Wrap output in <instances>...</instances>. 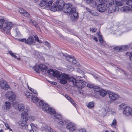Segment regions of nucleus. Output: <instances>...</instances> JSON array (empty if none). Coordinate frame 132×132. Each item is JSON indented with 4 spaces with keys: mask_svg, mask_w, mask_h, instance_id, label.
<instances>
[{
    "mask_svg": "<svg viewBox=\"0 0 132 132\" xmlns=\"http://www.w3.org/2000/svg\"><path fill=\"white\" fill-rule=\"evenodd\" d=\"M48 73L51 75L53 76V77L56 78L57 79L60 80V84H66L68 81L69 82V85L71 86H75L77 80L72 77H69L68 74L62 73L57 71H54L52 70L48 71Z\"/></svg>",
    "mask_w": 132,
    "mask_h": 132,
    "instance_id": "nucleus-1",
    "label": "nucleus"
},
{
    "mask_svg": "<svg viewBox=\"0 0 132 132\" xmlns=\"http://www.w3.org/2000/svg\"><path fill=\"white\" fill-rule=\"evenodd\" d=\"M72 7V5L70 3L65 4L62 10L64 12L71 14V20L75 22L77 20L78 15L77 13L76 12V9Z\"/></svg>",
    "mask_w": 132,
    "mask_h": 132,
    "instance_id": "nucleus-2",
    "label": "nucleus"
},
{
    "mask_svg": "<svg viewBox=\"0 0 132 132\" xmlns=\"http://www.w3.org/2000/svg\"><path fill=\"white\" fill-rule=\"evenodd\" d=\"M4 22V20L0 19V28H2V31H6V33L9 35L10 34V29L13 26L12 23L10 22Z\"/></svg>",
    "mask_w": 132,
    "mask_h": 132,
    "instance_id": "nucleus-3",
    "label": "nucleus"
},
{
    "mask_svg": "<svg viewBox=\"0 0 132 132\" xmlns=\"http://www.w3.org/2000/svg\"><path fill=\"white\" fill-rule=\"evenodd\" d=\"M65 4V2L63 0H57L54 3L53 5L51 6V10L54 11H60L62 9Z\"/></svg>",
    "mask_w": 132,
    "mask_h": 132,
    "instance_id": "nucleus-4",
    "label": "nucleus"
},
{
    "mask_svg": "<svg viewBox=\"0 0 132 132\" xmlns=\"http://www.w3.org/2000/svg\"><path fill=\"white\" fill-rule=\"evenodd\" d=\"M34 69L35 71L39 73L40 70V71L43 72H46L47 71V73L51 76H53V75H51L50 73H48V71H49L50 70H52L54 71H56V70L54 71L53 69H50V70H48V68H47L46 66L44 64H40L39 65H36L34 67Z\"/></svg>",
    "mask_w": 132,
    "mask_h": 132,
    "instance_id": "nucleus-5",
    "label": "nucleus"
},
{
    "mask_svg": "<svg viewBox=\"0 0 132 132\" xmlns=\"http://www.w3.org/2000/svg\"><path fill=\"white\" fill-rule=\"evenodd\" d=\"M122 106H123V113L124 114L128 116L129 115L131 114L132 112V110L131 108L128 106H123V104H121L119 107H120L121 108H122Z\"/></svg>",
    "mask_w": 132,
    "mask_h": 132,
    "instance_id": "nucleus-6",
    "label": "nucleus"
},
{
    "mask_svg": "<svg viewBox=\"0 0 132 132\" xmlns=\"http://www.w3.org/2000/svg\"><path fill=\"white\" fill-rule=\"evenodd\" d=\"M108 7L105 3H103L98 5L97 7V10L100 12H103L106 11Z\"/></svg>",
    "mask_w": 132,
    "mask_h": 132,
    "instance_id": "nucleus-7",
    "label": "nucleus"
},
{
    "mask_svg": "<svg viewBox=\"0 0 132 132\" xmlns=\"http://www.w3.org/2000/svg\"><path fill=\"white\" fill-rule=\"evenodd\" d=\"M86 84L85 81L78 80H77L75 86L79 89H81L85 86Z\"/></svg>",
    "mask_w": 132,
    "mask_h": 132,
    "instance_id": "nucleus-8",
    "label": "nucleus"
},
{
    "mask_svg": "<svg viewBox=\"0 0 132 132\" xmlns=\"http://www.w3.org/2000/svg\"><path fill=\"white\" fill-rule=\"evenodd\" d=\"M66 128L70 131H73L76 129L75 124L71 122L67 123L66 125Z\"/></svg>",
    "mask_w": 132,
    "mask_h": 132,
    "instance_id": "nucleus-9",
    "label": "nucleus"
},
{
    "mask_svg": "<svg viewBox=\"0 0 132 132\" xmlns=\"http://www.w3.org/2000/svg\"><path fill=\"white\" fill-rule=\"evenodd\" d=\"M11 107V104L9 102H6L2 106V110L4 112H6Z\"/></svg>",
    "mask_w": 132,
    "mask_h": 132,
    "instance_id": "nucleus-10",
    "label": "nucleus"
},
{
    "mask_svg": "<svg viewBox=\"0 0 132 132\" xmlns=\"http://www.w3.org/2000/svg\"><path fill=\"white\" fill-rule=\"evenodd\" d=\"M0 85L2 89L7 90L9 88V86L7 82L4 80H2L0 82Z\"/></svg>",
    "mask_w": 132,
    "mask_h": 132,
    "instance_id": "nucleus-11",
    "label": "nucleus"
},
{
    "mask_svg": "<svg viewBox=\"0 0 132 132\" xmlns=\"http://www.w3.org/2000/svg\"><path fill=\"white\" fill-rule=\"evenodd\" d=\"M39 104L40 106H43L42 110L43 111H47V108L48 106V104L44 103L43 101L40 100L39 102Z\"/></svg>",
    "mask_w": 132,
    "mask_h": 132,
    "instance_id": "nucleus-12",
    "label": "nucleus"
},
{
    "mask_svg": "<svg viewBox=\"0 0 132 132\" xmlns=\"http://www.w3.org/2000/svg\"><path fill=\"white\" fill-rule=\"evenodd\" d=\"M110 98L112 100H115L119 97V96L117 94L113 93L108 94Z\"/></svg>",
    "mask_w": 132,
    "mask_h": 132,
    "instance_id": "nucleus-13",
    "label": "nucleus"
},
{
    "mask_svg": "<svg viewBox=\"0 0 132 132\" xmlns=\"http://www.w3.org/2000/svg\"><path fill=\"white\" fill-rule=\"evenodd\" d=\"M22 120L23 121L26 122L28 119V115L26 112H23L22 114Z\"/></svg>",
    "mask_w": 132,
    "mask_h": 132,
    "instance_id": "nucleus-14",
    "label": "nucleus"
},
{
    "mask_svg": "<svg viewBox=\"0 0 132 132\" xmlns=\"http://www.w3.org/2000/svg\"><path fill=\"white\" fill-rule=\"evenodd\" d=\"M119 10V9L117 7H111L110 6L108 9V12L109 13H113L114 12L118 11Z\"/></svg>",
    "mask_w": 132,
    "mask_h": 132,
    "instance_id": "nucleus-15",
    "label": "nucleus"
},
{
    "mask_svg": "<svg viewBox=\"0 0 132 132\" xmlns=\"http://www.w3.org/2000/svg\"><path fill=\"white\" fill-rule=\"evenodd\" d=\"M34 42V39L32 36L30 37L26 41V44H27L29 45H31Z\"/></svg>",
    "mask_w": 132,
    "mask_h": 132,
    "instance_id": "nucleus-16",
    "label": "nucleus"
},
{
    "mask_svg": "<svg viewBox=\"0 0 132 132\" xmlns=\"http://www.w3.org/2000/svg\"><path fill=\"white\" fill-rule=\"evenodd\" d=\"M114 50L117 51H121L123 50H126L127 49V48L123 46H118L115 47L113 48Z\"/></svg>",
    "mask_w": 132,
    "mask_h": 132,
    "instance_id": "nucleus-17",
    "label": "nucleus"
},
{
    "mask_svg": "<svg viewBox=\"0 0 132 132\" xmlns=\"http://www.w3.org/2000/svg\"><path fill=\"white\" fill-rule=\"evenodd\" d=\"M104 3H105L108 7L113 5L114 3L113 0H106Z\"/></svg>",
    "mask_w": 132,
    "mask_h": 132,
    "instance_id": "nucleus-18",
    "label": "nucleus"
},
{
    "mask_svg": "<svg viewBox=\"0 0 132 132\" xmlns=\"http://www.w3.org/2000/svg\"><path fill=\"white\" fill-rule=\"evenodd\" d=\"M46 112H48L51 114H54L56 113L54 109L50 107H47Z\"/></svg>",
    "mask_w": 132,
    "mask_h": 132,
    "instance_id": "nucleus-19",
    "label": "nucleus"
},
{
    "mask_svg": "<svg viewBox=\"0 0 132 132\" xmlns=\"http://www.w3.org/2000/svg\"><path fill=\"white\" fill-rule=\"evenodd\" d=\"M121 10L123 12H127L131 10L130 7L127 6H124L121 8Z\"/></svg>",
    "mask_w": 132,
    "mask_h": 132,
    "instance_id": "nucleus-20",
    "label": "nucleus"
},
{
    "mask_svg": "<svg viewBox=\"0 0 132 132\" xmlns=\"http://www.w3.org/2000/svg\"><path fill=\"white\" fill-rule=\"evenodd\" d=\"M30 126L31 128V129L29 130L30 132H36L37 128L36 127L33 123H31L30 124Z\"/></svg>",
    "mask_w": 132,
    "mask_h": 132,
    "instance_id": "nucleus-21",
    "label": "nucleus"
},
{
    "mask_svg": "<svg viewBox=\"0 0 132 132\" xmlns=\"http://www.w3.org/2000/svg\"><path fill=\"white\" fill-rule=\"evenodd\" d=\"M18 107L19 111L21 112L23 111L24 109V105L22 104H18Z\"/></svg>",
    "mask_w": 132,
    "mask_h": 132,
    "instance_id": "nucleus-22",
    "label": "nucleus"
},
{
    "mask_svg": "<svg viewBox=\"0 0 132 132\" xmlns=\"http://www.w3.org/2000/svg\"><path fill=\"white\" fill-rule=\"evenodd\" d=\"M28 96H29V97L31 98H32L31 101L32 102L35 103H36L39 100L38 98L35 97H33L30 94Z\"/></svg>",
    "mask_w": 132,
    "mask_h": 132,
    "instance_id": "nucleus-23",
    "label": "nucleus"
},
{
    "mask_svg": "<svg viewBox=\"0 0 132 132\" xmlns=\"http://www.w3.org/2000/svg\"><path fill=\"white\" fill-rule=\"evenodd\" d=\"M99 93L101 96L104 97L106 95L107 92L104 89H101Z\"/></svg>",
    "mask_w": 132,
    "mask_h": 132,
    "instance_id": "nucleus-24",
    "label": "nucleus"
},
{
    "mask_svg": "<svg viewBox=\"0 0 132 132\" xmlns=\"http://www.w3.org/2000/svg\"><path fill=\"white\" fill-rule=\"evenodd\" d=\"M16 98V95L13 93L12 95L8 99L11 102H13L15 100Z\"/></svg>",
    "mask_w": 132,
    "mask_h": 132,
    "instance_id": "nucleus-25",
    "label": "nucleus"
},
{
    "mask_svg": "<svg viewBox=\"0 0 132 132\" xmlns=\"http://www.w3.org/2000/svg\"><path fill=\"white\" fill-rule=\"evenodd\" d=\"M54 119H61L62 118L61 115L60 114L56 113L54 114Z\"/></svg>",
    "mask_w": 132,
    "mask_h": 132,
    "instance_id": "nucleus-26",
    "label": "nucleus"
},
{
    "mask_svg": "<svg viewBox=\"0 0 132 132\" xmlns=\"http://www.w3.org/2000/svg\"><path fill=\"white\" fill-rule=\"evenodd\" d=\"M115 3L118 6H121L123 5L124 3L121 1H115Z\"/></svg>",
    "mask_w": 132,
    "mask_h": 132,
    "instance_id": "nucleus-27",
    "label": "nucleus"
},
{
    "mask_svg": "<svg viewBox=\"0 0 132 132\" xmlns=\"http://www.w3.org/2000/svg\"><path fill=\"white\" fill-rule=\"evenodd\" d=\"M47 1V0H43L40 3L39 5L41 7H43L46 5V3Z\"/></svg>",
    "mask_w": 132,
    "mask_h": 132,
    "instance_id": "nucleus-28",
    "label": "nucleus"
},
{
    "mask_svg": "<svg viewBox=\"0 0 132 132\" xmlns=\"http://www.w3.org/2000/svg\"><path fill=\"white\" fill-rule=\"evenodd\" d=\"M13 93H14L11 91L7 92L6 93L5 96L6 98H8Z\"/></svg>",
    "mask_w": 132,
    "mask_h": 132,
    "instance_id": "nucleus-29",
    "label": "nucleus"
},
{
    "mask_svg": "<svg viewBox=\"0 0 132 132\" xmlns=\"http://www.w3.org/2000/svg\"><path fill=\"white\" fill-rule=\"evenodd\" d=\"M29 22L31 23L32 24L34 25L37 28H38L39 27V25L35 21L31 20H30Z\"/></svg>",
    "mask_w": 132,
    "mask_h": 132,
    "instance_id": "nucleus-30",
    "label": "nucleus"
},
{
    "mask_svg": "<svg viewBox=\"0 0 132 132\" xmlns=\"http://www.w3.org/2000/svg\"><path fill=\"white\" fill-rule=\"evenodd\" d=\"M94 102L93 101L90 102L88 103L87 106L88 108H91L94 107Z\"/></svg>",
    "mask_w": 132,
    "mask_h": 132,
    "instance_id": "nucleus-31",
    "label": "nucleus"
},
{
    "mask_svg": "<svg viewBox=\"0 0 132 132\" xmlns=\"http://www.w3.org/2000/svg\"><path fill=\"white\" fill-rule=\"evenodd\" d=\"M15 31L16 32L15 37L17 38H19L21 37V35L20 32L19 31L18 29L15 28Z\"/></svg>",
    "mask_w": 132,
    "mask_h": 132,
    "instance_id": "nucleus-32",
    "label": "nucleus"
},
{
    "mask_svg": "<svg viewBox=\"0 0 132 132\" xmlns=\"http://www.w3.org/2000/svg\"><path fill=\"white\" fill-rule=\"evenodd\" d=\"M68 122H69L68 121H61L58 122V124L61 126L64 125H66L67 123H68Z\"/></svg>",
    "mask_w": 132,
    "mask_h": 132,
    "instance_id": "nucleus-33",
    "label": "nucleus"
},
{
    "mask_svg": "<svg viewBox=\"0 0 132 132\" xmlns=\"http://www.w3.org/2000/svg\"><path fill=\"white\" fill-rule=\"evenodd\" d=\"M126 56H129L130 60L132 62V52L130 53L129 52H128L126 53Z\"/></svg>",
    "mask_w": 132,
    "mask_h": 132,
    "instance_id": "nucleus-34",
    "label": "nucleus"
},
{
    "mask_svg": "<svg viewBox=\"0 0 132 132\" xmlns=\"http://www.w3.org/2000/svg\"><path fill=\"white\" fill-rule=\"evenodd\" d=\"M53 2V1H49L47 3H46V6H48V7H50V10H51V5H52V3Z\"/></svg>",
    "mask_w": 132,
    "mask_h": 132,
    "instance_id": "nucleus-35",
    "label": "nucleus"
},
{
    "mask_svg": "<svg viewBox=\"0 0 132 132\" xmlns=\"http://www.w3.org/2000/svg\"><path fill=\"white\" fill-rule=\"evenodd\" d=\"M89 4V5L91 7H95L96 5V3L95 1H94L93 0Z\"/></svg>",
    "mask_w": 132,
    "mask_h": 132,
    "instance_id": "nucleus-36",
    "label": "nucleus"
},
{
    "mask_svg": "<svg viewBox=\"0 0 132 132\" xmlns=\"http://www.w3.org/2000/svg\"><path fill=\"white\" fill-rule=\"evenodd\" d=\"M94 88V91L97 92H100V90H101V88H100V87L98 86H94V87H93Z\"/></svg>",
    "mask_w": 132,
    "mask_h": 132,
    "instance_id": "nucleus-37",
    "label": "nucleus"
},
{
    "mask_svg": "<svg viewBox=\"0 0 132 132\" xmlns=\"http://www.w3.org/2000/svg\"><path fill=\"white\" fill-rule=\"evenodd\" d=\"M117 125L116 120L114 119L113 120L112 123L111 124V126L114 128H116V126Z\"/></svg>",
    "mask_w": 132,
    "mask_h": 132,
    "instance_id": "nucleus-38",
    "label": "nucleus"
},
{
    "mask_svg": "<svg viewBox=\"0 0 132 132\" xmlns=\"http://www.w3.org/2000/svg\"><path fill=\"white\" fill-rule=\"evenodd\" d=\"M44 128L45 130L48 132H50V130H51V129H52V128L48 126H45L44 127Z\"/></svg>",
    "mask_w": 132,
    "mask_h": 132,
    "instance_id": "nucleus-39",
    "label": "nucleus"
},
{
    "mask_svg": "<svg viewBox=\"0 0 132 132\" xmlns=\"http://www.w3.org/2000/svg\"><path fill=\"white\" fill-rule=\"evenodd\" d=\"M98 39L99 40V41L101 43H102V45H104V43H103V39L102 38V36L100 35H99V34H98Z\"/></svg>",
    "mask_w": 132,
    "mask_h": 132,
    "instance_id": "nucleus-40",
    "label": "nucleus"
},
{
    "mask_svg": "<svg viewBox=\"0 0 132 132\" xmlns=\"http://www.w3.org/2000/svg\"><path fill=\"white\" fill-rule=\"evenodd\" d=\"M73 57L70 56L69 55H68L65 58L66 60L70 62H71L72 61V58Z\"/></svg>",
    "mask_w": 132,
    "mask_h": 132,
    "instance_id": "nucleus-41",
    "label": "nucleus"
},
{
    "mask_svg": "<svg viewBox=\"0 0 132 132\" xmlns=\"http://www.w3.org/2000/svg\"><path fill=\"white\" fill-rule=\"evenodd\" d=\"M127 4L131 6L132 9V0H128L126 3Z\"/></svg>",
    "mask_w": 132,
    "mask_h": 132,
    "instance_id": "nucleus-42",
    "label": "nucleus"
},
{
    "mask_svg": "<svg viewBox=\"0 0 132 132\" xmlns=\"http://www.w3.org/2000/svg\"><path fill=\"white\" fill-rule=\"evenodd\" d=\"M44 44L46 46L48 49H50V44L47 41H45L44 43Z\"/></svg>",
    "mask_w": 132,
    "mask_h": 132,
    "instance_id": "nucleus-43",
    "label": "nucleus"
},
{
    "mask_svg": "<svg viewBox=\"0 0 132 132\" xmlns=\"http://www.w3.org/2000/svg\"><path fill=\"white\" fill-rule=\"evenodd\" d=\"M25 10L22 8L19 9V12L21 14V15H22L24 12L25 11Z\"/></svg>",
    "mask_w": 132,
    "mask_h": 132,
    "instance_id": "nucleus-44",
    "label": "nucleus"
},
{
    "mask_svg": "<svg viewBox=\"0 0 132 132\" xmlns=\"http://www.w3.org/2000/svg\"><path fill=\"white\" fill-rule=\"evenodd\" d=\"M22 16H24L25 17H29L30 15L26 11L24 12Z\"/></svg>",
    "mask_w": 132,
    "mask_h": 132,
    "instance_id": "nucleus-45",
    "label": "nucleus"
},
{
    "mask_svg": "<svg viewBox=\"0 0 132 132\" xmlns=\"http://www.w3.org/2000/svg\"><path fill=\"white\" fill-rule=\"evenodd\" d=\"M86 9L87 11L89 12L92 15H94V13L92 12V11L87 7H86Z\"/></svg>",
    "mask_w": 132,
    "mask_h": 132,
    "instance_id": "nucleus-46",
    "label": "nucleus"
},
{
    "mask_svg": "<svg viewBox=\"0 0 132 132\" xmlns=\"http://www.w3.org/2000/svg\"><path fill=\"white\" fill-rule=\"evenodd\" d=\"M34 38L35 39V40L37 42H38L39 43H42V42H41V41L38 38V36H37L35 35L34 36Z\"/></svg>",
    "mask_w": 132,
    "mask_h": 132,
    "instance_id": "nucleus-47",
    "label": "nucleus"
},
{
    "mask_svg": "<svg viewBox=\"0 0 132 132\" xmlns=\"http://www.w3.org/2000/svg\"><path fill=\"white\" fill-rule=\"evenodd\" d=\"M69 101L76 108L77 106V105L75 103V102L72 99Z\"/></svg>",
    "mask_w": 132,
    "mask_h": 132,
    "instance_id": "nucleus-48",
    "label": "nucleus"
},
{
    "mask_svg": "<svg viewBox=\"0 0 132 132\" xmlns=\"http://www.w3.org/2000/svg\"><path fill=\"white\" fill-rule=\"evenodd\" d=\"M72 61H71V62H72V63L75 64L77 63V61L76 59H75L73 56V57L72 58Z\"/></svg>",
    "mask_w": 132,
    "mask_h": 132,
    "instance_id": "nucleus-49",
    "label": "nucleus"
},
{
    "mask_svg": "<svg viewBox=\"0 0 132 132\" xmlns=\"http://www.w3.org/2000/svg\"><path fill=\"white\" fill-rule=\"evenodd\" d=\"M127 67L130 69H132V63H128Z\"/></svg>",
    "mask_w": 132,
    "mask_h": 132,
    "instance_id": "nucleus-50",
    "label": "nucleus"
},
{
    "mask_svg": "<svg viewBox=\"0 0 132 132\" xmlns=\"http://www.w3.org/2000/svg\"><path fill=\"white\" fill-rule=\"evenodd\" d=\"M87 86L89 88H92L94 87V85L90 84H87Z\"/></svg>",
    "mask_w": 132,
    "mask_h": 132,
    "instance_id": "nucleus-51",
    "label": "nucleus"
},
{
    "mask_svg": "<svg viewBox=\"0 0 132 132\" xmlns=\"http://www.w3.org/2000/svg\"><path fill=\"white\" fill-rule=\"evenodd\" d=\"M9 53L13 57H14L15 58H17V56L11 52L9 51Z\"/></svg>",
    "mask_w": 132,
    "mask_h": 132,
    "instance_id": "nucleus-52",
    "label": "nucleus"
},
{
    "mask_svg": "<svg viewBox=\"0 0 132 132\" xmlns=\"http://www.w3.org/2000/svg\"><path fill=\"white\" fill-rule=\"evenodd\" d=\"M19 41H20L22 42H25V43H26V38H23V39H18Z\"/></svg>",
    "mask_w": 132,
    "mask_h": 132,
    "instance_id": "nucleus-53",
    "label": "nucleus"
},
{
    "mask_svg": "<svg viewBox=\"0 0 132 132\" xmlns=\"http://www.w3.org/2000/svg\"><path fill=\"white\" fill-rule=\"evenodd\" d=\"M77 72H78L82 74H83V72L79 69H77Z\"/></svg>",
    "mask_w": 132,
    "mask_h": 132,
    "instance_id": "nucleus-54",
    "label": "nucleus"
},
{
    "mask_svg": "<svg viewBox=\"0 0 132 132\" xmlns=\"http://www.w3.org/2000/svg\"><path fill=\"white\" fill-rule=\"evenodd\" d=\"M79 132H87L86 130L84 129H81L79 130Z\"/></svg>",
    "mask_w": 132,
    "mask_h": 132,
    "instance_id": "nucleus-55",
    "label": "nucleus"
},
{
    "mask_svg": "<svg viewBox=\"0 0 132 132\" xmlns=\"http://www.w3.org/2000/svg\"><path fill=\"white\" fill-rule=\"evenodd\" d=\"M96 29H95V28H92V29L90 28V30L91 31L93 32H95V31H96Z\"/></svg>",
    "mask_w": 132,
    "mask_h": 132,
    "instance_id": "nucleus-56",
    "label": "nucleus"
},
{
    "mask_svg": "<svg viewBox=\"0 0 132 132\" xmlns=\"http://www.w3.org/2000/svg\"><path fill=\"white\" fill-rule=\"evenodd\" d=\"M93 0H86V2L88 4H89Z\"/></svg>",
    "mask_w": 132,
    "mask_h": 132,
    "instance_id": "nucleus-57",
    "label": "nucleus"
},
{
    "mask_svg": "<svg viewBox=\"0 0 132 132\" xmlns=\"http://www.w3.org/2000/svg\"><path fill=\"white\" fill-rule=\"evenodd\" d=\"M81 89V90H79V93L82 95L83 94H84V93H83L84 91L82 89Z\"/></svg>",
    "mask_w": 132,
    "mask_h": 132,
    "instance_id": "nucleus-58",
    "label": "nucleus"
},
{
    "mask_svg": "<svg viewBox=\"0 0 132 132\" xmlns=\"http://www.w3.org/2000/svg\"><path fill=\"white\" fill-rule=\"evenodd\" d=\"M119 70H120L121 71H122L123 72V73L125 74L126 76H127V74H126V72L125 71H124L123 70H122L120 68H119Z\"/></svg>",
    "mask_w": 132,
    "mask_h": 132,
    "instance_id": "nucleus-59",
    "label": "nucleus"
},
{
    "mask_svg": "<svg viewBox=\"0 0 132 132\" xmlns=\"http://www.w3.org/2000/svg\"><path fill=\"white\" fill-rule=\"evenodd\" d=\"M93 39L95 40L96 42L98 41L97 38L96 37H93Z\"/></svg>",
    "mask_w": 132,
    "mask_h": 132,
    "instance_id": "nucleus-60",
    "label": "nucleus"
},
{
    "mask_svg": "<svg viewBox=\"0 0 132 132\" xmlns=\"http://www.w3.org/2000/svg\"><path fill=\"white\" fill-rule=\"evenodd\" d=\"M32 90H33V91H32V92L33 93L36 94L37 95H38L37 93V92L36 90H34V89H32Z\"/></svg>",
    "mask_w": 132,
    "mask_h": 132,
    "instance_id": "nucleus-61",
    "label": "nucleus"
},
{
    "mask_svg": "<svg viewBox=\"0 0 132 132\" xmlns=\"http://www.w3.org/2000/svg\"><path fill=\"white\" fill-rule=\"evenodd\" d=\"M68 54L66 53H63V56H64L65 58L68 55Z\"/></svg>",
    "mask_w": 132,
    "mask_h": 132,
    "instance_id": "nucleus-62",
    "label": "nucleus"
},
{
    "mask_svg": "<svg viewBox=\"0 0 132 132\" xmlns=\"http://www.w3.org/2000/svg\"><path fill=\"white\" fill-rule=\"evenodd\" d=\"M100 3H104L106 0H99Z\"/></svg>",
    "mask_w": 132,
    "mask_h": 132,
    "instance_id": "nucleus-63",
    "label": "nucleus"
},
{
    "mask_svg": "<svg viewBox=\"0 0 132 132\" xmlns=\"http://www.w3.org/2000/svg\"><path fill=\"white\" fill-rule=\"evenodd\" d=\"M50 132H56L54 129L52 128V129H51V130H50Z\"/></svg>",
    "mask_w": 132,
    "mask_h": 132,
    "instance_id": "nucleus-64",
    "label": "nucleus"
}]
</instances>
